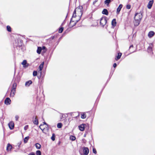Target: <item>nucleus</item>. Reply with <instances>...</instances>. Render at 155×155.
Instances as JSON below:
<instances>
[{
  "instance_id": "f257e3e1",
  "label": "nucleus",
  "mask_w": 155,
  "mask_h": 155,
  "mask_svg": "<svg viewBox=\"0 0 155 155\" xmlns=\"http://www.w3.org/2000/svg\"><path fill=\"white\" fill-rule=\"evenodd\" d=\"M142 17L141 13H136L134 17V24L135 26H137L139 24Z\"/></svg>"
},
{
  "instance_id": "f03ea898",
  "label": "nucleus",
  "mask_w": 155,
  "mask_h": 155,
  "mask_svg": "<svg viewBox=\"0 0 155 155\" xmlns=\"http://www.w3.org/2000/svg\"><path fill=\"white\" fill-rule=\"evenodd\" d=\"M82 8L83 7L82 6H80L79 7L76 8L73 12L71 18H73L74 19H75V18L76 16V12H80V14L81 15H82Z\"/></svg>"
},
{
  "instance_id": "7ed1b4c3",
  "label": "nucleus",
  "mask_w": 155,
  "mask_h": 155,
  "mask_svg": "<svg viewBox=\"0 0 155 155\" xmlns=\"http://www.w3.org/2000/svg\"><path fill=\"white\" fill-rule=\"evenodd\" d=\"M79 19V18L78 20H76L75 19H74L73 18H71V21L69 25V26L70 27H73L76 24Z\"/></svg>"
},
{
  "instance_id": "20e7f679",
  "label": "nucleus",
  "mask_w": 155,
  "mask_h": 155,
  "mask_svg": "<svg viewBox=\"0 0 155 155\" xmlns=\"http://www.w3.org/2000/svg\"><path fill=\"white\" fill-rule=\"evenodd\" d=\"M107 21V20L106 17H102L100 20V24L102 26L104 27V25L106 24Z\"/></svg>"
},
{
  "instance_id": "39448f33",
  "label": "nucleus",
  "mask_w": 155,
  "mask_h": 155,
  "mask_svg": "<svg viewBox=\"0 0 155 155\" xmlns=\"http://www.w3.org/2000/svg\"><path fill=\"white\" fill-rule=\"evenodd\" d=\"M44 64V62H43L40 65L39 67V70L38 71V73H40V77H41V74H42L41 71L42 70L43 68Z\"/></svg>"
},
{
  "instance_id": "423d86ee",
  "label": "nucleus",
  "mask_w": 155,
  "mask_h": 155,
  "mask_svg": "<svg viewBox=\"0 0 155 155\" xmlns=\"http://www.w3.org/2000/svg\"><path fill=\"white\" fill-rule=\"evenodd\" d=\"M83 152L84 155H87L89 152L88 148L87 147H84L83 148Z\"/></svg>"
},
{
  "instance_id": "0eeeda50",
  "label": "nucleus",
  "mask_w": 155,
  "mask_h": 155,
  "mask_svg": "<svg viewBox=\"0 0 155 155\" xmlns=\"http://www.w3.org/2000/svg\"><path fill=\"white\" fill-rule=\"evenodd\" d=\"M8 125L11 130H12L14 128V124L13 122L11 121L8 123Z\"/></svg>"
},
{
  "instance_id": "6e6552de",
  "label": "nucleus",
  "mask_w": 155,
  "mask_h": 155,
  "mask_svg": "<svg viewBox=\"0 0 155 155\" xmlns=\"http://www.w3.org/2000/svg\"><path fill=\"white\" fill-rule=\"evenodd\" d=\"M153 3V0H151L149 2L147 6V7L149 9H150L151 8L152 6Z\"/></svg>"
},
{
  "instance_id": "1a4fd4ad",
  "label": "nucleus",
  "mask_w": 155,
  "mask_h": 155,
  "mask_svg": "<svg viewBox=\"0 0 155 155\" xmlns=\"http://www.w3.org/2000/svg\"><path fill=\"white\" fill-rule=\"evenodd\" d=\"M11 102V100L8 97H7L5 99V103L7 105H9L10 104Z\"/></svg>"
},
{
  "instance_id": "9d476101",
  "label": "nucleus",
  "mask_w": 155,
  "mask_h": 155,
  "mask_svg": "<svg viewBox=\"0 0 155 155\" xmlns=\"http://www.w3.org/2000/svg\"><path fill=\"white\" fill-rule=\"evenodd\" d=\"M153 47V45L152 44H150L149 45L147 50L149 52H151L152 51V48Z\"/></svg>"
},
{
  "instance_id": "9b49d317",
  "label": "nucleus",
  "mask_w": 155,
  "mask_h": 155,
  "mask_svg": "<svg viewBox=\"0 0 155 155\" xmlns=\"http://www.w3.org/2000/svg\"><path fill=\"white\" fill-rule=\"evenodd\" d=\"M85 124H82L78 127L79 130L81 131H83L84 130V126Z\"/></svg>"
},
{
  "instance_id": "f8f14e48",
  "label": "nucleus",
  "mask_w": 155,
  "mask_h": 155,
  "mask_svg": "<svg viewBox=\"0 0 155 155\" xmlns=\"http://www.w3.org/2000/svg\"><path fill=\"white\" fill-rule=\"evenodd\" d=\"M123 5L122 4H120L119 5V6L118 7L117 9V14H119L120 11L121 10V9L122 8Z\"/></svg>"
},
{
  "instance_id": "ddd939ff",
  "label": "nucleus",
  "mask_w": 155,
  "mask_h": 155,
  "mask_svg": "<svg viewBox=\"0 0 155 155\" xmlns=\"http://www.w3.org/2000/svg\"><path fill=\"white\" fill-rule=\"evenodd\" d=\"M154 34L155 33L153 31H151L148 33V36L149 38H151L154 35Z\"/></svg>"
},
{
  "instance_id": "4468645a",
  "label": "nucleus",
  "mask_w": 155,
  "mask_h": 155,
  "mask_svg": "<svg viewBox=\"0 0 155 155\" xmlns=\"http://www.w3.org/2000/svg\"><path fill=\"white\" fill-rule=\"evenodd\" d=\"M27 61L26 60H24L21 63V64L23 65V67H25L28 66V64H27Z\"/></svg>"
},
{
  "instance_id": "2eb2a0df",
  "label": "nucleus",
  "mask_w": 155,
  "mask_h": 155,
  "mask_svg": "<svg viewBox=\"0 0 155 155\" xmlns=\"http://www.w3.org/2000/svg\"><path fill=\"white\" fill-rule=\"evenodd\" d=\"M34 124L36 125H38V122L37 118V117L35 116V119L33 120Z\"/></svg>"
},
{
  "instance_id": "dca6fc26",
  "label": "nucleus",
  "mask_w": 155,
  "mask_h": 155,
  "mask_svg": "<svg viewBox=\"0 0 155 155\" xmlns=\"http://www.w3.org/2000/svg\"><path fill=\"white\" fill-rule=\"evenodd\" d=\"M122 55V53H118L117 54V55L116 56L115 58V59L117 61L119 60L121 57Z\"/></svg>"
},
{
  "instance_id": "f3484780",
  "label": "nucleus",
  "mask_w": 155,
  "mask_h": 155,
  "mask_svg": "<svg viewBox=\"0 0 155 155\" xmlns=\"http://www.w3.org/2000/svg\"><path fill=\"white\" fill-rule=\"evenodd\" d=\"M133 45H131L129 47V51L130 53H132L134 51L133 49Z\"/></svg>"
},
{
  "instance_id": "a211bd4d",
  "label": "nucleus",
  "mask_w": 155,
  "mask_h": 155,
  "mask_svg": "<svg viewBox=\"0 0 155 155\" xmlns=\"http://www.w3.org/2000/svg\"><path fill=\"white\" fill-rule=\"evenodd\" d=\"M32 83V81H31L30 80L28 81H27L25 83V85L26 86L28 87L30 84H31Z\"/></svg>"
},
{
  "instance_id": "6ab92c4d",
  "label": "nucleus",
  "mask_w": 155,
  "mask_h": 155,
  "mask_svg": "<svg viewBox=\"0 0 155 155\" xmlns=\"http://www.w3.org/2000/svg\"><path fill=\"white\" fill-rule=\"evenodd\" d=\"M15 92V90L12 89L11 92L10 94V96L14 97Z\"/></svg>"
},
{
  "instance_id": "aec40b11",
  "label": "nucleus",
  "mask_w": 155,
  "mask_h": 155,
  "mask_svg": "<svg viewBox=\"0 0 155 155\" xmlns=\"http://www.w3.org/2000/svg\"><path fill=\"white\" fill-rule=\"evenodd\" d=\"M12 147V146L10 144L8 143L6 148L7 150L8 151L11 150Z\"/></svg>"
},
{
  "instance_id": "412c9836",
  "label": "nucleus",
  "mask_w": 155,
  "mask_h": 155,
  "mask_svg": "<svg viewBox=\"0 0 155 155\" xmlns=\"http://www.w3.org/2000/svg\"><path fill=\"white\" fill-rule=\"evenodd\" d=\"M42 50V48L41 47H38V48L37 50V52L38 54H40Z\"/></svg>"
},
{
  "instance_id": "4be33fe9",
  "label": "nucleus",
  "mask_w": 155,
  "mask_h": 155,
  "mask_svg": "<svg viewBox=\"0 0 155 155\" xmlns=\"http://www.w3.org/2000/svg\"><path fill=\"white\" fill-rule=\"evenodd\" d=\"M112 25L114 27L116 26V21L115 19H114L112 21Z\"/></svg>"
},
{
  "instance_id": "5701e85b",
  "label": "nucleus",
  "mask_w": 155,
  "mask_h": 155,
  "mask_svg": "<svg viewBox=\"0 0 155 155\" xmlns=\"http://www.w3.org/2000/svg\"><path fill=\"white\" fill-rule=\"evenodd\" d=\"M102 13L106 15H108V12L107 9H104L102 12Z\"/></svg>"
},
{
  "instance_id": "b1692460",
  "label": "nucleus",
  "mask_w": 155,
  "mask_h": 155,
  "mask_svg": "<svg viewBox=\"0 0 155 155\" xmlns=\"http://www.w3.org/2000/svg\"><path fill=\"white\" fill-rule=\"evenodd\" d=\"M35 146L37 149H39L41 148V145L38 143L35 144Z\"/></svg>"
},
{
  "instance_id": "393cba45",
  "label": "nucleus",
  "mask_w": 155,
  "mask_h": 155,
  "mask_svg": "<svg viewBox=\"0 0 155 155\" xmlns=\"http://www.w3.org/2000/svg\"><path fill=\"white\" fill-rule=\"evenodd\" d=\"M29 139V137H25L24 140V142L25 143H26L27 142L28 139Z\"/></svg>"
},
{
  "instance_id": "a878e982",
  "label": "nucleus",
  "mask_w": 155,
  "mask_h": 155,
  "mask_svg": "<svg viewBox=\"0 0 155 155\" xmlns=\"http://www.w3.org/2000/svg\"><path fill=\"white\" fill-rule=\"evenodd\" d=\"M70 139L71 140L74 141L76 139V137L73 136H71L70 137Z\"/></svg>"
},
{
  "instance_id": "bb28decb",
  "label": "nucleus",
  "mask_w": 155,
  "mask_h": 155,
  "mask_svg": "<svg viewBox=\"0 0 155 155\" xmlns=\"http://www.w3.org/2000/svg\"><path fill=\"white\" fill-rule=\"evenodd\" d=\"M110 0H106L104 1V3L107 6L110 2Z\"/></svg>"
},
{
  "instance_id": "cd10ccee",
  "label": "nucleus",
  "mask_w": 155,
  "mask_h": 155,
  "mask_svg": "<svg viewBox=\"0 0 155 155\" xmlns=\"http://www.w3.org/2000/svg\"><path fill=\"white\" fill-rule=\"evenodd\" d=\"M62 123H58L57 124V127L58 128H61L62 127Z\"/></svg>"
},
{
  "instance_id": "c85d7f7f",
  "label": "nucleus",
  "mask_w": 155,
  "mask_h": 155,
  "mask_svg": "<svg viewBox=\"0 0 155 155\" xmlns=\"http://www.w3.org/2000/svg\"><path fill=\"white\" fill-rule=\"evenodd\" d=\"M16 87V83H14L12 86V89L15 90Z\"/></svg>"
},
{
  "instance_id": "c756f323",
  "label": "nucleus",
  "mask_w": 155,
  "mask_h": 155,
  "mask_svg": "<svg viewBox=\"0 0 155 155\" xmlns=\"http://www.w3.org/2000/svg\"><path fill=\"white\" fill-rule=\"evenodd\" d=\"M55 135L54 134H53L52 136L51 137V139L53 141L55 140Z\"/></svg>"
},
{
  "instance_id": "7c9ffc66",
  "label": "nucleus",
  "mask_w": 155,
  "mask_h": 155,
  "mask_svg": "<svg viewBox=\"0 0 155 155\" xmlns=\"http://www.w3.org/2000/svg\"><path fill=\"white\" fill-rule=\"evenodd\" d=\"M7 31L9 32L11 31V28L8 25L7 26Z\"/></svg>"
},
{
  "instance_id": "2f4dec72",
  "label": "nucleus",
  "mask_w": 155,
  "mask_h": 155,
  "mask_svg": "<svg viewBox=\"0 0 155 155\" xmlns=\"http://www.w3.org/2000/svg\"><path fill=\"white\" fill-rule=\"evenodd\" d=\"M36 155H41V153L40 150H38L36 151Z\"/></svg>"
},
{
  "instance_id": "473e14b6",
  "label": "nucleus",
  "mask_w": 155,
  "mask_h": 155,
  "mask_svg": "<svg viewBox=\"0 0 155 155\" xmlns=\"http://www.w3.org/2000/svg\"><path fill=\"white\" fill-rule=\"evenodd\" d=\"M86 117V115L84 114H81V117L82 119H84Z\"/></svg>"
},
{
  "instance_id": "72a5a7b5",
  "label": "nucleus",
  "mask_w": 155,
  "mask_h": 155,
  "mask_svg": "<svg viewBox=\"0 0 155 155\" xmlns=\"http://www.w3.org/2000/svg\"><path fill=\"white\" fill-rule=\"evenodd\" d=\"M37 72L36 71H34L33 72V75L34 76H35L37 75Z\"/></svg>"
},
{
  "instance_id": "f704fd0d",
  "label": "nucleus",
  "mask_w": 155,
  "mask_h": 155,
  "mask_svg": "<svg viewBox=\"0 0 155 155\" xmlns=\"http://www.w3.org/2000/svg\"><path fill=\"white\" fill-rule=\"evenodd\" d=\"M63 29H64L63 28L61 27L59 30V32L60 33H62L63 30Z\"/></svg>"
},
{
  "instance_id": "c9c22d12",
  "label": "nucleus",
  "mask_w": 155,
  "mask_h": 155,
  "mask_svg": "<svg viewBox=\"0 0 155 155\" xmlns=\"http://www.w3.org/2000/svg\"><path fill=\"white\" fill-rule=\"evenodd\" d=\"M20 41V43L18 44V45H15L16 46H19V47H20V46H21L22 45V43L21 41Z\"/></svg>"
},
{
  "instance_id": "e433bc0d",
  "label": "nucleus",
  "mask_w": 155,
  "mask_h": 155,
  "mask_svg": "<svg viewBox=\"0 0 155 155\" xmlns=\"http://www.w3.org/2000/svg\"><path fill=\"white\" fill-rule=\"evenodd\" d=\"M28 125L25 126L24 127V129L25 130H27L28 128Z\"/></svg>"
},
{
  "instance_id": "4c0bfd02",
  "label": "nucleus",
  "mask_w": 155,
  "mask_h": 155,
  "mask_svg": "<svg viewBox=\"0 0 155 155\" xmlns=\"http://www.w3.org/2000/svg\"><path fill=\"white\" fill-rule=\"evenodd\" d=\"M64 115L63 114H60V117L61 120H62L63 118H64Z\"/></svg>"
},
{
  "instance_id": "58836bf2",
  "label": "nucleus",
  "mask_w": 155,
  "mask_h": 155,
  "mask_svg": "<svg viewBox=\"0 0 155 155\" xmlns=\"http://www.w3.org/2000/svg\"><path fill=\"white\" fill-rule=\"evenodd\" d=\"M93 152L95 154H96L97 153V151H96V149L94 148H93Z\"/></svg>"
},
{
  "instance_id": "ea45409f",
  "label": "nucleus",
  "mask_w": 155,
  "mask_h": 155,
  "mask_svg": "<svg viewBox=\"0 0 155 155\" xmlns=\"http://www.w3.org/2000/svg\"><path fill=\"white\" fill-rule=\"evenodd\" d=\"M131 6L130 5H128L126 6V8L127 9H130V8Z\"/></svg>"
},
{
  "instance_id": "a19ab883",
  "label": "nucleus",
  "mask_w": 155,
  "mask_h": 155,
  "mask_svg": "<svg viewBox=\"0 0 155 155\" xmlns=\"http://www.w3.org/2000/svg\"><path fill=\"white\" fill-rule=\"evenodd\" d=\"M19 116H18V115H16L15 116V120H16V121H17L18 120V119H19Z\"/></svg>"
},
{
  "instance_id": "79ce46f5",
  "label": "nucleus",
  "mask_w": 155,
  "mask_h": 155,
  "mask_svg": "<svg viewBox=\"0 0 155 155\" xmlns=\"http://www.w3.org/2000/svg\"><path fill=\"white\" fill-rule=\"evenodd\" d=\"M76 13L78 15V16H79V17H80V16L81 17L82 15L80 14V12H76Z\"/></svg>"
},
{
  "instance_id": "37998d69",
  "label": "nucleus",
  "mask_w": 155,
  "mask_h": 155,
  "mask_svg": "<svg viewBox=\"0 0 155 155\" xmlns=\"http://www.w3.org/2000/svg\"><path fill=\"white\" fill-rule=\"evenodd\" d=\"M98 1V0H95L93 2V4L94 5Z\"/></svg>"
},
{
  "instance_id": "c03bdc74",
  "label": "nucleus",
  "mask_w": 155,
  "mask_h": 155,
  "mask_svg": "<svg viewBox=\"0 0 155 155\" xmlns=\"http://www.w3.org/2000/svg\"><path fill=\"white\" fill-rule=\"evenodd\" d=\"M117 66V64L116 63H115L113 64V67L114 68H115Z\"/></svg>"
},
{
  "instance_id": "a18cd8bd",
  "label": "nucleus",
  "mask_w": 155,
  "mask_h": 155,
  "mask_svg": "<svg viewBox=\"0 0 155 155\" xmlns=\"http://www.w3.org/2000/svg\"><path fill=\"white\" fill-rule=\"evenodd\" d=\"M29 155H35V154L34 153H31L29 154Z\"/></svg>"
},
{
  "instance_id": "49530a36",
  "label": "nucleus",
  "mask_w": 155,
  "mask_h": 155,
  "mask_svg": "<svg viewBox=\"0 0 155 155\" xmlns=\"http://www.w3.org/2000/svg\"><path fill=\"white\" fill-rule=\"evenodd\" d=\"M41 48H42V50L45 49L46 48L45 46H43Z\"/></svg>"
},
{
  "instance_id": "de8ad7c7",
  "label": "nucleus",
  "mask_w": 155,
  "mask_h": 155,
  "mask_svg": "<svg viewBox=\"0 0 155 155\" xmlns=\"http://www.w3.org/2000/svg\"><path fill=\"white\" fill-rule=\"evenodd\" d=\"M42 126V125H40V126H39V127L41 129V130H44V129H42L41 128V127Z\"/></svg>"
},
{
  "instance_id": "09e8293b",
  "label": "nucleus",
  "mask_w": 155,
  "mask_h": 155,
  "mask_svg": "<svg viewBox=\"0 0 155 155\" xmlns=\"http://www.w3.org/2000/svg\"><path fill=\"white\" fill-rule=\"evenodd\" d=\"M44 124H46V125H48V124H47L45 122H44Z\"/></svg>"
}]
</instances>
